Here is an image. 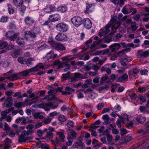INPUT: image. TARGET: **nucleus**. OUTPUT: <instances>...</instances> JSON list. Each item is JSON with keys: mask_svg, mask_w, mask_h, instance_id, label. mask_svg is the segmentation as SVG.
Masks as SVG:
<instances>
[{"mask_svg": "<svg viewBox=\"0 0 149 149\" xmlns=\"http://www.w3.org/2000/svg\"><path fill=\"white\" fill-rule=\"evenodd\" d=\"M116 17H112L111 19L109 24L105 27L101 29L99 35L100 37H104V41L107 43H109L111 41V36L116 33L117 30L118 29L119 31L123 33L125 32V30L120 28V22L116 20Z\"/></svg>", "mask_w": 149, "mask_h": 149, "instance_id": "1", "label": "nucleus"}, {"mask_svg": "<svg viewBox=\"0 0 149 149\" xmlns=\"http://www.w3.org/2000/svg\"><path fill=\"white\" fill-rule=\"evenodd\" d=\"M72 59L73 58L71 57L70 56H66L61 58L63 61L65 62L61 63L60 61L57 60L55 62L54 64L55 65H57L58 66V68H64L66 67L64 69V71H67L70 69V66L68 64L65 62L66 63L69 62L72 60Z\"/></svg>", "mask_w": 149, "mask_h": 149, "instance_id": "2", "label": "nucleus"}, {"mask_svg": "<svg viewBox=\"0 0 149 149\" xmlns=\"http://www.w3.org/2000/svg\"><path fill=\"white\" fill-rule=\"evenodd\" d=\"M48 66L47 65H37L35 67L31 68L27 70L23 71L20 73V76L27 77L29 76V74L31 72L38 71L39 69L46 70L47 69Z\"/></svg>", "mask_w": 149, "mask_h": 149, "instance_id": "3", "label": "nucleus"}, {"mask_svg": "<svg viewBox=\"0 0 149 149\" xmlns=\"http://www.w3.org/2000/svg\"><path fill=\"white\" fill-rule=\"evenodd\" d=\"M120 44L118 43H115L110 47L109 50L106 49L104 50L100 51L94 53V55H99L101 53L102 54H107L109 55L110 52L116 51L118 50L120 47Z\"/></svg>", "mask_w": 149, "mask_h": 149, "instance_id": "4", "label": "nucleus"}, {"mask_svg": "<svg viewBox=\"0 0 149 149\" xmlns=\"http://www.w3.org/2000/svg\"><path fill=\"white\" fill-rule=\"evenodd\" d=\"M71 22L77 27H79L83 22L82 18L78 16H74L71 19Z\"/></svg>", "mask_w": 149, "mask_h": 149, "instance_id": "5", "label": "nucleus"}, {"mask_svg": "<svg viewBox=\"0 0 149 149\" xmlns=\"http://www.w3.org/2000/svg\"><path fill=\"white\" fill-rule=\"evenodd\" d=\"M40 32V29L39 27H37L35 29L33 32L32 31H28L25 32H24L25 38L26 39L29 37L32 38H35L36 37V35L39 33Z\"/></svg>", "mask_w": 149, "mask_h": 149, "instance_id": "6", "label": "nucleus"}, {"mask_svg": "<svg viewBox=\"0 0 149 149\" xmlns=\"http://www.w3.org/2000/svg\"><path fill=\"white\" fill-rule=\"evenodd\" d=\"M56 29L57 30L61 32H65L68 29V25L63 22H61L58 24L56 26Z\"/></svg>", "mask_w": 149, "mask_h": 149, "instance_id": "7", "label": "nucleus"}, {"mask_svg": "<svg viewBox=\"0 0 149 149\" xmlns=\"http://www.w3.org/2000/svg\"><path fill=\"white\" fill-rule=\"evenodd\" d=\"M20 77V73L17 74H13L10 76H8L7 77H0V81H6L7 80H10V81H13L15 80H16L18 78Z\"/></svg>", "mask_w": 149, "mask_h": 149, "instance_id": "8", "label": "nucleus"}, {"mask_svg": "<svg viewBox=\"0 0 149 149\" xmlns=\"http://www.w3.org/2000/svg\"><path fill=\"white\" fill-rule=\"evenodd\" d=\"M118 116L119 118L116 122L117 125L118 127H120L121 123H124L128 121V117L127 114L124 115L122 117H120L119 115Z\"/></svg>", "mask_w": 149, "mask_h": 149, "instance_id": "9", "label": "nucleus"}, {"mask_svg": "<svg viewBox=\"0 0 149 149\" xmlns=\"http://www.w3.org/2000/svg\"><path fill=\"white\" fill-rule=\"evenodd\" d=\"M29 133L28 132L24 131L23 132L19 137V142H23L30 139V138L28 136Z\"/></svg>", "mask_w": 149, "mask_h": 149, "instance_id": "10", "label": "nucleus"}, {"mask_svg": "<svg viewBox=\"0 0 149 149\" xmlns=\"http://www.w3.org/2000/svg\"><path fill=\"white\" fill-rule=\"evenodd\" d=\"M6 37L11 41H14L16 37L18 36V33H15L13 31H8L6 34Z\"/></svg>", "mask_w": 149, "mask_h": 149, "instance_id": "11", "label": "nucleus"}, {"mask_svg": "<svg viewBox=\"0 0 149 149\" xmlns=\"http://www.w3.org/2000/svg\"><path fill=\"white\" fill-rule=\"evenodd\" d=\"M84 26L87 29H90L92 27V22L91 20L88 18H86L83 19Z\"/></svg>", "mask_w": 149, "mask_h": 149, "instance_id": "12", "label": "nucleus"}, {"mask_svg": "<svg viewBox=\"0 0 149 149\" xmlns=\"http://www.w3.org/2000/svg\"><path fill=\"white\" fill-rule=\"evenodd\" d=\"M57 55L56 54H54L52 51H51L47 53L46 57L44 58L45 61H46L50 59H53L57 56Z\"/></svg>", "mask_w": 149, "mask_h": 149, "instance_id": "13", "label": "nucleus"}, {"mask_svg": "<svg viewBox=\"0 0 149 149\" xmlns=\"http://www.w3.org/2000/svg\"><path fill=\"white\" fill-rule=\"evenodd\" d=\"M55 38L57 40L61 41H65L68 39V37L65 35L60 33L56 36Z\"/></svg>", "mask_w": 149, "mask_h": 149, "instance_id": "14", "label": "nucleus"}, {"mask_svg": "<svg viewBox=\"0 0 149 149\" xmlns=\"http://www.w3.org/2000/svg\"><path fill=\"white\" fill-rule=\"evenodd\" d=\"M149 132V121L146 124L144 130H139L138 134L139 136L143 135L145 134L146 132Z\"/></svg>", "mask_w": 149, "mask_h": 149, "instance_id": "15", "label": "nucleus"}, {"mask_svg": "<svg viewBox=\"0 0 149 149\" xmlns=\"http://www.w3.org/2000/svg\"><path fill=\"white\" fill-rule=\"evenodd\" d=\"M85 93L86 95L91 99H94L97 96L96 94L91 90L88 89Z\"/></svg>", "mask_w": 149, "mask_h": 149, "instance_id": "16", "label": "nucleus"}, {"mask_svg": "<svg viewBox=\"0 0 149 149\" xmlns=\"http://www.w3.org/2000/svg\"><path fill=\"white\" fill-rule=\"evenodd\" d=\"M59 104L58 101L56 100V101H52V102L47 103L46 104L48 107H50L52 109H55L57 108Z\"/></svg>", "mask_w": 149, "mask_h": 149, "instance_id": "17", "label": "nucleus"}, {"mask_svg": "<svg viewBox=\"0 0 149 149\" xmlns=\"http://www.w3.org/2000/svg\"><path fill=\"white\" fill-rule=\"evenodd\" d=\"M81 77V74L75 73H74V76L70 79V81L72 82H74L78 81L81 79H82Z\"/></svg>", "mask_w": 149, "mask_h": 149, "instance_id": "18", "label": "nucleus"}, {"mask_svg": "<svg viewBox=\"0 0 149 149\" xmlns=\"http://www.w3.org/2000/svg\"><path fill=\"white\" fill-rule=\"evenodd\" d=\"M49 20L52 22H55L59 20L61 17L58 14H56L51 15L49 17Z\"/></svg>", "mask_w": 149, "mask_h": 149, "instance_id": "19", "label": "nucleus"}, {"mask_svg": "<svg viewBox=\"0 0 149 149\" xmlns=\"http://www.w3.org/2000/svg\"><path fill=\"white\" fill-rule=\"evenodd\" d=\"M14 108L13 107L8 109L7 110L5 111H3L1 112L2 117L0 118V121H2L6 117V115L9 113L11 111L13 110Z\"/></svg>", "mask_w": 149, "mask_h": 149, "instance_id": "20", "label": "nucleus"}, {"mask_svg": "<svg viewBox=\"0 0 149 149\" xmlns=\"http://www.w3.org/2000/svg\"><path fill=\"white\" fill-rule=\"evenodd\" d=\"M133 8L129 6H125L122 10V12L124 14L130 13L132 12Z\"/></svg>", "mask_w": 149, "mask_h": 149, "instance_id": "21", "label": "nucleus"}, {"mask_svg": "<svg viewBox=\"0 0 149 149\" xmlns=\"http://www.w3.org/2000/svg\"><path fill=\"white\" fill-rule=\"evenodd\" d=\"M94 5L91 3H87L85 13H88L91 12L94 9Z\"/></svg>", "mask_w": 149, "mask_h": 149, "instance_id": "22", "label": "nucleus"}, {"mask_svg": "<svg viewBox=\"0 0 149 149\" xmlns=\"http://www.w3.org/2000/svg\"><path fill=\"white\" fill-rule=\"evenodd\" d=\"M120 45L124 47H132L133 48H135L139 46V44L134 45L132 43H129L128 44H125L124 42H121Z\"/></svg>", "mask_w": 149, "mask_h": 149, "instance_id": "23", "label": "nucleus"}, {"mask_svg": "<svg viewBox=\"0 0 149 149\" xmlns=\"http://www.w3.org/2000/svg\"><path fill=\"white\" fill-rule=\"evenodd\" d=\"M146 120V117L143 115H141L138 116L136 118L137 122L140 123H144Z\"/></svg>", "mask_w": 149, "mask_h": 149, "instance_id": "24", "label": "nucleus"}, {"mask_svg": "<svg viewBox=\"0 0 149 149\" xmlns=\"http://www.w3.org/2000/svg\"><path fill=\"white\" fill-rule=\"evenodd\" d=\"M62 88L61 87H57V88H54L50 89L48 91V93L49 95L55 94L57 92H61Z\"/></svg>", "mask_w": 149, "mask_h": 149, "instance_id": "25", "label": "nucleus"}, {"mask_svg": "<svg viewBox=\"0 0 149 149\" xmlns=\"http://www.w3.org/2000/svg\"><path fill=\"white\" fill-rule=\"evenodd\" d=\"M101 41L99 42V40L94 41L93 44L90 47L91 49H95L100 48V42Z\"/></svg>", "mask_w": 149, "mask_h": 149, "instance_id": "26", "label": "nucleus"}, {"mask_svg": "<svg viewBox=\"0 0 149 149\" xmlns=\"http://www.w3.org/2000/svg\"><path fill=\"white\" fill-rule=\"evenodd\" d=\"M77 133L74 130H71L68 134V139H73L77 136Z\"/></svg>", "mask_w": 149, "mask_h": 149, "instance_id": "27", "label": "nucleus"}, {"mask_svg": "<svg viewBox=\"0 0 149 149\" xmlns=\"http://www.w3.org/2000/svg\"><path fill=\"white\" fill-rule=\"evenodd\" d=\"M12 99L11 97H8L6 100V102L4 103L3 105L4 107H9L11 106L12 105Z\"/></svg>", "mask_w": 149, "mask_h": 149, "instance_id": "28", "label": "nucleus"}, {"mask_svg": "<svg viewBox=\"0 0 149 149\" xmlns=\"http://www.w3.org/2000/svg\"><path fill=\"white\" fill-rule=\"evenodd\" d=\"M53 48L57 50H65V48L63 45L61 44L56 43L53 47Z\"/></svg>", "mask_w": 149, "mask_h": 149, "instance_id": "29", "label": "nucleus"}, {"mask_svg": "<svg viewBox=\"0 0 149 149\" xmlns=\"http://www.w3.org/2000/svg\"><path fill=\"white\" fill-rule=\"evenodd\" d=\"M138 54L142 57H146L148 56L149 54V50L145 51L140 50L138 52Z\"/></svg>", "mask_w": 149, "mask_h": 149, "instance_id": "30", "label": "nucleus"}, {"mask_svg": "<svg viewBox=\"0 0 149 149\" xmlns=\"http://www.w3.org/2000/svg\"><path fill=\"white\" fill-rule=\"evenodd\" d=\"M128 78V77L127 74H124L117 79V81L122 82L124 81H126L127 80Z\"/></svg>", "mask_w": 149, "mask_h": 149, "instance_id": "31", "label": "nucleus"}, {"mask_svg": "<svg viewBox=\"0 0 149 149\" xmlns=\"http://www.w3.org/2000/svg\"><path fill=\"white\" fill-rule=\"evenodd\" d=\"M93 61L97 64H99L101 65L104 62L103 60H100L99 58L96 57L92 59Z\"/></svg>", "mask_w": 149, "mask_h": 149, "instance_id": "32", "label": "nucleus"}, {"mask_svg": "<svg viewBox=\"0 0 149 149\" xmlns=\"http://www.w3.org/2000/svg\"><path fill=\"white\" fill-rule=\"evenodd\" d=\"M41 112H38L34 113L33 114V116L35 118L42 119L43 118L44 116Z\"/></svg>", "mask_w": 149, "mask_h": 149, "instance_id": "33", "label": "nucleus"}, {"mask_svg": "<svg viewBox=\"0 0 149 149\" xmlns=\"http://www.w3.org/2000/svg\"><path fill=\"white\" fill-rule=\"evenodd\" d=\"M25 22L28 25H30L34 22L33 19L31 17H27L25 19Z\"/></svg>", "mask_w": 149, "mask_h": 149, "instance_id": "34", "label": "nucleus"}, {"mask_svg": "<svg viewBox=\"0 0 149 149\" xmlns=\"http://www.w3.org/2000/svg\"><path fill=\"white\" fill-rule=\"evenodd\" d=\"M24 39L21 38H18L16 40L17 44L21 46H23L25 45Z\"/></svg>", "mask_w": 149, "mask_h": 149, "instance_id": "35", "label": "nucleus"}, {"mask_svg": "<svg viewBox=\"0 0 149 149\" xmlns=\"http://www.w3.org/2000/svg\"><path fill=\"white\" fill-rule=\"evenodd\" d=\"M13 3L15 6L18 7L22 5L23 3V0H13Z\"/></svg>", "mask_w": 149, "mask_h": 149, "instance_id": "36", "label": "nucleus"}, {"mask_svg": "<svg viewBox=\"0 0 149 149\" xmlns=\"http://www.w3.org/2000/svg\"><path fill=\"white\" fill-rule=\"evenodd\" d=\"M5 142L6 143V146L5 147L4 149H11L10 147L8 144L11 143V140L8 138L6 139L5 140Z\"/></svg>", "mask_w": 149, "mask_h": 149, "instance_id": "37", "label": "nucleus"}, {"mask_svg": "<svg viewBox=\"0 0 149 149\" xmlns=\"http://www.w3.org/2000/svg\"><path fill=\"white\" fill-rule=\"evenodd\" d=\"M102 118L104 121V123L105 124H108L109 123V118L107 115H104Z\"/></svg>", "mask_w": 149, "mask_h": 149, "instance_id": "38", "label": "nucleus"}, {"mask_svg": "<svg viewBox=\"0 0 149 149\" xmlns=\"http://www.w3.org/2000/svg\"><path fill=\"white\" fill-rule=\"evenodd\" d=\"M8 45V44L7 42L2 40L0 41V49L5 48Z\"/></svg>", "mask_w": 149, "mask_h": 149, "instance_id": "39", "label": "nucleus"}, {"mask_svg": "<svg viewBox=\"0 0 149 149\" xmlns=\"http://www.w3.org/2000/svg\"><path fill=\"white\" fill-rule=\"evenodd\" d=\"M84 92L83 89H80V91L78 92L77 93V97L78 99L82 98L84 97V95L83 94V93Z\"/></svg>", "mask_w": 149, "mask_h": 149, "instance_id": "40", "label": "nucleus"}, {"mask_svg": "<svg viewBox=\"0 0 149 149\" xmlns=\"http://www.w3.org/2000/svg\"><path fill=\"white\" fill-rule=\"evenodd\" d=\"M58 120L61 122H64L67 119L66 118L65 116L62 114H58Z\"/></svg>", "mask_w": 149, "mask_h": 149, "instance_id": "41", "label": "nucleus"}, {"mask_svg": "<svg viewBox=\"0 0 149 149\" xmlns=\"http://www.w3.org/2000/svg\"><path fill=\"white\" fill-rule=\"evenodd\" d=\"M8 12L10 14H12L14 13L15 10L12 6L9 4H8Z\"/></svg>", "mask_w": 149, "mask_h": 149, "instance_id": "42", "label": "nucleus"}, {"mask_svg": "<svg viewBox=\"0 0 149 149\" xmlns=\"http://www.w3.org/2000/svg\"><path fill=\"white\" fill-rule=\"evenodd\" d=\"M109 82V79L108 76H105L102 78L100 80V83H107Z\"/></svg>", "mask_w": 149, "mask_h": 149, "instance_id": "43", "label": "nucleus"}, {"mask_svg": "<svg viewBox=\"0 0 149 149\" xmlns=\"http://www.w3.org/2000/svg\"><path fill=\"white\" fill-rule=\"evenodd\" d=\"M67 8L65 6H61L57 8L58 11L61 13H64L65 12Z\"/></svg>", "mask_w": 149, "mask_h": 149, "instance_id": "44", "label": "nucleus"}, {"mask_svg": "<svg viewBox=\"0 0 149 149\" xmlns=\"http://www.w3.org/2000/svg\"><path fill=\"white\" fill-rule=\"evenodd\" d=\"M8 17L6 16H3L0 18V22L2 23H5L8 22Z\"/></svg>", "mask_w": 149, "mask_h": 149, "instance_id": "45", "label": "nucleus"}, {"mask_svg": "<svg viewBox=\"0 0 149 149\" xmlns=\"http://www.w3.org/2000/svg\"><path fill=\"white\" fill-rule=\"evenodd\" d=\"M92 41V40L90 39L86 42V45L84 46L83 49V50L85 51L88 49L89 47V44Z\"/></svg>", "mask_w": 149, "mask_h": 149, "instance_id": "46", "label": "nucleus"}, {"mask_svg": "<svg viewBox=\"0 0 149 149\" xmlns=\"http://www.w3.org/2000/svg\"><path fill=\"white\" fill-rule=\"evenodd\" d=\"M122 59L123 61L127 62H129L132 60L131 58L127 56L126 55H124L123 56Z\"/></svg>", "mask_w": 149, "mask_h": 149, "instance_id": "47", "label": "nucleus"}, {"mask_svg": "<svg viewBox=\"0 0 149 149\" xmlns=\"http://www.w3.org/2000/svg\"><path fill=\"white\" fill-rule=\"evenodd\" d=\"M56 134L57 135H59V138L61 140V141H63L64 138V136L63 135V132H56Z\"/></svg>", "mask_w": 149, "mask_h": 149, "instance_id": "48", "label": "nucleus"}, {"mask_svg": "<svg viewBox=\"0 0 149 149\" xmlns=\"http://www.w3.org/2000/svg\"><path fill=\"white\" fill-rule=\"evenodd\" d=\"M34 61L33 58H30L27 59L26 61V63L27 66H29L32 63V61Z\"/></svg>", "mask_w": 149, "mask_h": 149, "instance_id": "49", "label": "nucleus"}, {"mask_svg": "<svg viewBox=\"0 0 149 149\" xmlns=\"http://www.w3.org/2000/svg\"><path fill=\"white\" fill-rule=\"evenodd\" d=\"M24 102H19L15 103L14 106L17 108H20L22 106H24Z\"/></svg>", "mask_w": 149, "mask_h": 149, "instance_id": "50", "label": "nucleus"}, {"mask_svg": "<svg viewBox=\"0 0 149 149\" xmlns=\"http://www.w3.org/2000/svg\"><path fill=\"white\" fill-rule=\"evenodd\" d=\"M48 43L51 45L52 47H53L56 43L53 41V38L52 37L50 38L49 39L48 41Z\"/></svg>", "mask_w": 149, "mask_h": 149, "instance_id": "51", "label": "nucleus"}, {"mask_svg": "<svg viewBox=\"0 0 149 149\" xmlns=\"http://www.w3.org/2000/svg\"><path fill=\"white\" fill-rule=\"evenodd\" d=\"M75 91V89H72L69 87H67L65 88V91L66 93L69 94L71 92H73Z\"/></svg>", "mask_w": 149, "mask_h": 149, "instance_id": "52", "label": "nucleus"}, {"mask_svg": "<svg viewBox=\"0 0 149 149\" xmlns=\"http://www.w3.org/2000/svg\"><path fill=\"white\" fill-rule=\"evenodd\" d=\"M33 97H34V98L31 99V100H36L38 98V97L37 96H36L35 95L34 93H31L29 95V98H30Z\"/></svg>", "mask_w": 149, "mask_h": 149, "instance_id": "53", "label": "nucleus"}, {"mask_svg": "<svg viewBox=\"0 0 149 149\" xmlns=\"http://www.w3.org/2000/svg\"><path fill=\"white\" fill-rule=\"evenodd\" d=\"M70 72H68L67 73L63 74H62V80H64L68 78L69 77Z\"/></svg>", "mask_w": 149, "mask_h": 149, "instance_id": "54", "label": "nucleus"}, {"mask_svg": "<svg viewBox=\"0 0 149 149\" xmlns=\"http://www.w3.org/2000/svg\"><path fill=\"white\" fill-rule=\"evenodd\" d=\"M123 15L121 13L119 14L118 17V19H123V20H125L127 18V16L125 15L123 17Z\"/></svg>", "mask_w": 149, "mask_h": 149, "instance_id": "55", "label": "nucleus"}, {"mask_svg": "<svg viewBox=\"0 0 149 149\" xmlns=\"http://www.w3.org/2000/svg\"><path fill=\"white\" fill-rule=\"evenodd\" d=\"M139 71V69L138 68H135L133 69V70H131L129 73V75H130L131 72H133L134 74H136L138 73Z\"/></svg>", "mask_w": 149, "mask_h": 149, "instance_id": "56", "label": "nucleus"}, {"mask_svg": "<svg viewBox=\"0 0 149 149\" xmlns=\"http://www.w3.org/2000/svg\"><path fill=\"white\" fill-rule=\"evenodd\" d=\"M49 96H46L43 98V100H45L46 99H48L47 101L50 102V100H56L57 99V98L55 96H53L52 99L51 98H49Z\"/></svg>", "mask_w": 149, "mask_h": 149, "instance_id": "57", "label": "nucleus"}, {"mask_svg": "<svg viewBox=\"0 0 149 149\" xmlns=\"http://www.w3.org/2000/svg\"><path fill=\"white\" fill-rule=\"evenodd\" d=\"M34 125L32 124H30L28 125L26 128L28 131L30 132H31L32 131V130L34 128Z\"/></svg>", "mask_w": 149, "mask_h": 149, "instance_id": "58", "label": "nucleus"}, {"mask_svg": "<svg viewBox=\"0 0 149 149\" xmlns=\"http://www.w3.org/2000/svg\"><path fill=\"white\" fill-rule=\"evenodd\" d=\"M140 109L141 112H148V111L147 110V109L146 107L141 106Z\"/></svg>", "mask_w": 149, "mask_h": 149, "instance_id": "59", "label": "nucleus"}, {"mask_svg": "<svg viewBox=\"0 0 149 149\" xmlns=\"http://www.w3.org/2000/svg\"><path fill=\"white\" fill-rule=\"evenodd\" d=\"M101 71L102 72L106 71L107 73L110 74L111 73V71L110 69L108 68H105L104 67H102L101 68Z\"/></svg>", "mask_w": 149, "mask_h": 149, "instance_id": "60", "label": "nucleus"}, {"mask_svg": "<svg viewBox=\"0 0 149 149\" xmlns=\"http://www.w3.org/2000/svg\"><path fill=\"white\" fill-rule=\"evenodd\" d=\"M52 119L48 117L44 119L43 120V122L45 124H47L51 122Z\"/></svg>", "mask_w": 149, "mask_h": 149, "instance_id": "61", "label": "nucleus"}, {"mask_svg": "<svg viewBox=\"0 0 149 149\" xmlns=\"http://www.w3.org/2000/svg\"><path fill=\"white\" fill-rule=\"evenodd\" d=\"M53 135L51 132H47L46 135V137L49 139H52L53 137Z\"/></svg>", "mask_w": 149, "mask_h": 149, "instance_id": "62", "label": "nucleus"}, {"mask_svg": "<svg viewBox=\"0 0 149 149\" xmlns=\"http://www.w3.org/2000/svg\"><path fill=\"white\" fill-rule=\"evenodd\" d=\"M59 113H58L56 111H54L50 113L49 114V116L50 117H54L56 116L57 114H59Z\"/></svg>", "mask_w": 149, "mask_h": 149, "instance_id": "63", "label": "nucleus"}, {"mask_svg": "<svg viewBox=\"0 0 149 149\" xmlns=\"http://www.w3.org/2000/svg\"><path fill=\"white\" fill-rule=\"evenodd\" d=\"M138 91L141 93H143L145 92L146 90V89L145 87H139L138 88Z\"/></svg>", "mask_w": 149, "mask_h": 149, "instance_id": "64", "label": "nucleus"}]
</instances>
